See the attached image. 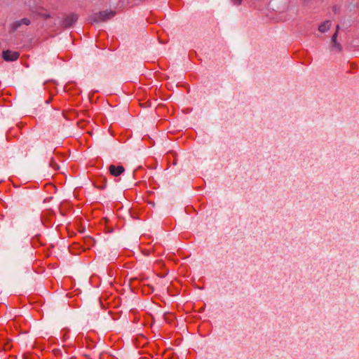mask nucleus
Segmentation results:
<instances>
[{
	"label": "nucleus",
	"mask_w": 359,
	"mask_h": 359,
	"mask_svg": "<svg viewBox=\"0 0 359 359\" xmlns=\"http://www.w3.org/2000/svg\"><path fill=\"white\" fill-rule=\"evenodd\" d=\"M115 14L114 11L106 10L93 13L90 17V20L93 22H100L113 18Z\"/></svg>",
	"instance_id": "1"
},
{
	"label": "nucleus",
	"mask_w": 359,
	"mask_h": 359,
	"mask_svg": "<svg viewBox=\"0 0 359 359\" xmlns=\"http://www.w3.org/2000/svg\"><path fill=\"white\" fill-rule=\"evenodd\" d=\"M30 20L27 18H24L21 20H16L10 25V30L11 32L17 31L22 25L28 26L30 25Z\"/></svg>",
	"instance_id": "2"
},
{
	"label": "nucleus",
	"mask_w": 359,
	"mask_h": 359,
	"mask_svg": "<svg viewBox=\"0 0 359 359\" xmlns=\"http://www.w3.org/2000/svg\"><path fill=\"white\" fill-rule=\"evenodd\" d=\"M2 56L6 61L13 62L18 59L19 53L16 51L6 50L3 51Z\"/></svg>",
	"instance_id": "3"
},
{
	"label": "nucleus",
	"mask_w": 359,
	"mask_h": 359,
	"mask_svg": "<svg viewBox=\"0 0 359 359\" xmlns=\"http://www.w3.org/2000/svg\"><path fill=\"white\" fill-rule=\"evenodd\" d=\"M78 20V16L76 14L72 13L67 15L62 20V25L65 27H72Z\"/></svg>",
	"instance_id": "4"
},
{
	"label": "nucleus",
	"mask_w": 359,
	"mask_h": 359,
	"mask_svg": "<svg viewBox=\"0 0 359 359\" xmlns=\"http://www.w3.org/2000/svg\"><path fill=\"white\" fill-rule=\"evenodd\" d=\"M339 29V25H338L337 26V31L332 36L331 41H332V48L337 50V51L341 50V46L340 43L337 42V36H338V30Z\"/></svg>",
	"instance_id": "5"
},
{
	"label": "nucleus",
	"mask_w": 359,
	"mask_h": 359,
	"mask_svg": "<svg viewBox=\"0 0 359 359\" xmlns=\"http://www.w3.org/2000/svg\"><path fill=\"white\" fill-rule=\"evenodd\" d=\"M124 168L122 165L116 166L114 165H111L109 166V172L111 175L117 177L119 176L124 172Z\"/></svg>",
	"instance_id": "6"
},
{
	"label": "nucleus",
	"mask_w": 359,
	"mask_h": 359,
	"mask_svg": "<svg viewBox=\"0 0 359 359\" xmlns=\"http://www.w3.org/2000/svg\"><path fill=\"white\" fill-rule=\"evenodd\" d=\"M331 26V22L330 20H326L324 22L321 23L318 27V30L320 32L325 33L327 32Z\"/></svg>",
	"instance_id": "7"
},
{
	"label": "nucleus",
	"mask_w": 359,
	"mask_h": 359,
	"mask_svg": "<svg viewBox=\"0 0 359 359\" xmlns=\"http://www.w3.org/2000/svg\"><path fill=\"white\" fill-rule=\"evenodd\" d=\"M241 1H242V0H233V3H234L235 4H241Z\"/></svg>",
	"instance_id": "8"
},
{
	"label": "nucleus",
	"mask_w": 359,
	"mask_h": 359,
	"mask_svg": "<svg viewBox=\"0 0 359 359\" xmlns=\"http://www.w3.org/2000/svg\"><path fill=\"white\" fill-rule=\"evenodd\" d=\"M333 9H334V12H336V10H337L336 6H334V7L333 8Z\"/></svg>",
	"instance_id": "9"
}]
</instances>
